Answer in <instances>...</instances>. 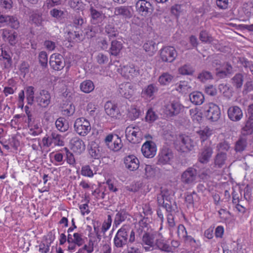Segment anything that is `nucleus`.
Returning <instances> with one entry per match:
<instances>
[{"label": "nucleus", "instance_id": "a19ab883", "mask_svg": "<svg viewBox=\"0 0 253 253\" xmlns=\"http://www.w3.org/2000/svg\"><path fill=\"white\" fill-rule=\"evenodd\" d=\"M56 128L61 132H65L68 128V125L65 122V120L63 118H58L55 122Z\"/></svg>", "mask_w": 253, "mask_h": 253}, {"label": "nucleus", "instance_id": "c9c22d12", "mask_svg": "<svg viewBox=\"0 0 253 253\" xmlns=\"http://www.w3.org/2000/svg\"><path fill=\"white\" fill-rule=\"evenodd\" d=\"M226 160V154L224 152H219L214 158V164L218 168H221Z\"/></svg>", "mask_w": 253, "mask_h": 253}, {"label": "nucleus", "instance_id": "864d4df0", "mask_svg": "<svg viewBox=\"0 0 253 253\" xmlns=\"http://www.w3.org/2000/svg\"><path fill=\"white\" fill-rule=\"evenodd\" d=\"M64 149L66 152L67 163L71 166H74L76 164V161L74 155L70 152L68 148L65 147Z\"/></svg>", "mask_w": 253, "mask_h": 253}, {"label": "nucleus", "instance_id": "58836bf2", "mask_svg": "<svg viewBox=\"0 0 253 253\" xmlns=\"http://www.w3.org/2000/svg\"><path fill=\"white\" fill-rule=\"evenodd\" d=\"M52 143L53 146H63L64 145V142L63 140V137L60 134L56 133H52L50 136Z\"/></svg>", "mask_w": 253, "mask_h": 253}, {"label": "nucleus", "instance_id": "69168bd1", "mask_svg": "<svg viewBox=\"0 0 253 253\" xmlns=\"http://www.w3.org/2000/svg\"><path fill=\"white\" fill-rule=\"evenodd\" d=\"M92 195L95 197L96 200L103 199L105 197V192L100 188H96L92 192Z\"/></svg>", "mask_w": 253, "mask_h": 253}, {"label": "nucleus", "instance_id": "c85d7f7f", "mask_svg": "<svg viewBox=\"0 0 253 253\" xmlns=\"http://www.w3.org/2000/svg\"><path fill=\"white\" fill-rule=\"evenodd\" d=\"M121 15L125 18H130L131 16V13L128 8L124 6L117 7L115 8L114 15L112 16L113 19L117 16Z\"/></svg>", "mask_w": 253, "mask_h": 253}, {"label": "nucleus", "instance_id": "20e7f679", "mask_svg": "<svg viewBox=\"0 0 253 253\" xmlns=\"http://www.w3.org/2000/svg\"><path fill=\"white\" fill-rule=\"evenodd\" d=\"M76 132L80 136H85L91 130V125L88 120L84 117L77 119L74 123Z\"/></svg>", "mask_w": 253, "mask_h": 253}, {"label": "nucleus", "instance_id": "9b49d317", "mask_svg": "<svg viewBox=\"0 0 253 253\" xmlns=\"http://www.w3.org/2000/svg\"><path fill=\"white\" fill-rule=\"evenodd\" d=\"M35 101L42 108H47L51 102V95L47 90L42 89L37 94Z\"/></svg>", "mask_w": 253, "mask_h": 253}, {"label": "nucleus", "instance_id": "8fccbe9b", "mask_svg": "<svg viewBox=\"0 0 253 253\" xmlns=\"http://www.w3.org/2000/svg\"><path fill=\"white\" fill-rule=\"evenodd\" d=\"M105 32L110 38L116 37L118 34V31L114 26L110 24L106 26Z\"/></svg>", "mask_w": 253, "mask_h": 253}, {"label": "nucleus", "instance_id": "338daca9", "mask_svg": "<svg viewBox=\"0 0 253 253\" xmlns=\"http://www.w3.org/2000/svg\"><path fill=\"white\" fill-rule=\"evenodd\" d=\"M89 202L88 199H86V203L85 204H81L79 206V209L80 210L81 214L83 215L88 214L90 212L88 203Z\"/></svg>", "mask_w": 253, "mask_h": 253}, {"label": "nucleus", "instance_id": "4d7b16f0", "mask_svg": "<svg viewBox=\"0 0 253 253\" xmlns=\"http://www.w3.org/2000/svg\"><path fill=\"white\" fill-rule=\"evenodd\" d=\"M112 221L111 215L110 214L108 215L107 219L103 222L101 227V231L103 233H105L110 228Z\"/></svg>", "mask_w": 253, "mask_h": 253}, {"label": "nucleus", "instance_id": "0eeeda50", "mask_svg": "<svg viewBox=\"0 0 253 253\" xmlns=\"http://www.w3.org/2000/svg\"><path fill=\"white\" fill-rule=\"evenodd\" d=\"M158 232L152 233H145L142 239V245L146 252H149L155 250Z\"/></svg>", "mask_w": 253, "mask_h": 253}, {"label": "nucleus", "instance_id": "f8f14e48", "mask_svg": "<svg viewBox=\"0 0 253 253\" xmlns=\"http://www.w3.org/2000/svg\"><path fill=\"white\" fill-rule=\"evenodd\" d=\"M176 56V51L172 46H165L161 49L160 57L164 62H172Z\"/></svg>", "mask_w": 253, "mask_h": 253}, {"label": "nucleus", "instance_id": "6ab92c4d", "mask_svg": "<svg viewBox=\"0 0 253 253\" xmlns=\"http://www.w3.org/2000/svg\"><path fill=\"white\" fill-rule=\"evenodd\" d=\"M106 113L111 118L117 119L121 116L117 105L111 101L107 102L104 106Z\"/></svg>", "mask_w": 253, "mask_h": 253}, {"label": "nucleus", "instance_id": "bf43d9fd", "mask_svg": "<svg viewBox=\"0 0 253 253\" xmlns=\"http://www.w3.org/2000/svg\"><path fill=\"white\" fill-rule=\"evenodd\" d=\"M31 20L37 26H41L42 25V14L40 13H35L31 15Z\"/></svg>", "mask_w": 253, "mask_h": 253}, {"label": "nucleus", "instance_id": "79ce46f5", "mask_svg": "<svg viewBox=\"0 0 253 253\" xmlns=\"http://www.w3.org/2000/svg\"><path fill=\"white\" fill-rule=\"evenodd\" d=\"M34 88L32 86L26 87V96L28 104L32 105L34 101Z\"/></svg>", "mask_w": 253, "mask_h": 253}, {"label": "nucleus", "instance_id": "a211bd4d", "mask_svg": "<svg viewBox=\"0 0 253 253\" xmlns=\"http://www.w3.org/2000/svg\"><path fill=\"white\" fill-rule=\"evenodd\" d=\"M125 167L130 171L137 169L139 167V161L134 155H130L125 157L124 160Z\"/></svg>", "mask_w": 253, "mask_h": 253}, {"label": "nucleus", "instance_id": "4468645a", "mask_svg": "<svg viewBox=\"0 0 253 253\" xmlns=\"http://www.w3.org/2000/svg\"><path fill=\"white\" fill-rule=\"evenodd\" d=\"M141 152L146 158L154 157L157 152V147L155 143L150 140L146 141L141 147Z\"/></svg>", "mask_w": 253, "mask_h": 253}, {"label": "nucleus", "instance_id": "f03ea898", "mask_svg": "<svg viewBox=\"0 0 253 253\" xmlns=\"http://www.w3.org/2000/svg\"><path fill=\"white\" fill-rule=\"evenodd\" d=\"M196 144L189 136L184 134L179 135L174 142L175 148L182 152L193 150Z\"/></svg>", "mask_w": 253, "mask_h": 253}, {"label": "nucleus", "instance_id": "5fc2aeb1", "mask_svg": "<svg viewBox=\"0 0 253 253\" xmlns=\"http://www.w3.org/2000/svg\"><path fill=\"white\" fill-rule=\"evenodd\" d=\"M228 116L231 121H237V108L236 106L231 107L228 109Z\"/></svg>", "mask_w": 253, "mask_h": 253}, {"label": "nucleus", "instance_id": "de8ad7c7", "mask_svg": "<svg viewBox=\"0 0 253 253\" xmlns=\"http://www.w3.org/2000/svg\"><path fill=\"white\" fill-rule=\"evenodd\" d=\"M128 115L132 120H135L140 115V110L134 106H131L128 110Z\"/></svg>", "mask_w": 253, "mask_h": 253}, {"label": "nucleus", "instance_id": "e433bc0d", "mask_svg": "<svg viewBox=\"0 0 253 253\" xmlns=\"http://www.w3.org/2000/svg\"><path fill=\"white\" fill-rule=\"evenodd\" d=\"M176 90L183 94H186L192 90L191 86L186 81L180 82L177 85Z\"/></svg>", "mask_w": 253, "mask_h": 253}, {"label": "nucleus", "instance_id": "ea45409f", "mask_svg": "<svg viewBox=\"0 0 253 253\" xmlns=\"http://www.w3.org/2000/svg\"><path fill=\"white\" fill-rule=\"evenodd\" d=\"M216 73L217 75L221 78H224L227 74H230L232 71V66L228 63H226L223 68L221 70L218 68H216V70H218Z\"/></svg>", "mask_w": 253, "mask_h": 253}, {"label": "nucleus", "instance_id": "5701e85b", "mask_svg": "<svg viewBox=\"0 0 253 253\" xmlns=\"http://www.w3.org/2000/svg\"><path fill=\"white\" fill-rule=\"evenodd\" d=\"M158 91V87L155 84H150L144 87L142 91V95L146 99H152L155 94Z\"/></svg>", "mask_w": 253, "mask_h": 253}, {"label": "nucleus", "instance_id": "3c124183", "mask_svg": "<svg viewBox=\"0 0 253 253\" xmlns=\"http://www.w3.org/2000/svg\"><path fill=\"white\" fill-rule=\"evenodd\" d=\"M5 25H8L13 29H17L19 27V23L16 17L8 16Z\"/></svg>", "mask_w": 253, "mask_h": 253}, {"label": "nucleus", "instance_id": "774afa93", "mask_svg": "<svg viewBox=\"0 0 253 253\" xmlns=\"http://www.w3.org/2000/svg\"><path fill=\"white\" fill-rule=\"evenodd\" d=\"M50 244L42 242L40 244L39 251L41 253H47L49 251Z\"/></svg>", "mask_w": 253, "mask_h": 253}, {"label": "nucleus", "instance_id": "bb28decb", "mask_svg": "<svg viewBox=\"0 0 253 253\" xmlns=\"http://www.w3.org/2000/svg\"><path fill=\"white\" fill-rule=\"evenodd\" d=\"M67 242L69 244L74 243L77 245V246L80 247L84 244V241L83 238V235L81 233H74L73 235L71 234H68Z\"/></svg>", "mask_w": 253, "mask_h": 253}, {"label": "nucleus", "instance_id": "ddd939ff", "mask_svg": "<svg viewBox=\"0 0 253 253\" xmlns=\"http://www.w3.org/2000/svg\"><path fill=\"white\" fill-rule=\"evenodd\" d=\"M51 68L55 71H61L65 66V62L62 55L59 53H53L49 61Z\"/></svg>", "mask_w": 253, "mask_h": 253}, {"label": "nucleus", "instance_id": "72a5a7b5", "mask_svg": "<svg viewBox=\"0 0 253 253\" xmlns=\"http://www.w3.org/2000/svg\"><path fill=\"white\" fill-rule=\"evenodd\" d=\"M143 48L150 55H152L157 50V44L154 41H149L144 43Z\"/></svg>", "mask_w": 253, "mask_h": 253}, {"label": "nucleus", "instance_id": "09e8293b", "mask_svg": "<svg viewBox=\"0 0 253 253\" xmlns=\"http://www.w3.org/2000/svg\"><path fill=\"white\" fill-rule=\"evenodd\" d=\"M253 133V122L247 121L245 126L242 129V133L245 135L251 134Z\"/></svg>", "mask_w": 253, "mask_h": 253}, {"label": "nucleus", "instance_id": "7c9ffc66", "mask_svg": "<svg viewBox=\"0 0 253 253\" xmlns=\"http://www.w3.org/2000/svg\"><path fill=\"white\" fill-rule=\"evenodd\" d=\"M173 76L168 73H164L158 79V82L162 85H169L172 81Z\"/></svg>", "mask_w": 253, "mask_h": 253}, {"label": "nucleus", "instance_id": "37998d69", "mask_svg": "<svg viewBox=\"0 0 253 253\" xmlns=\"http://www.w3.org/2000/svg\"><path fill=\"white\" fill-rule=\"evenodd\" d=\"M82 34L78 32H69L66 35V38L71 42H78L81 41Z\"/></svg>", "mask_w": 253, "mask_h": 253}, {"label": "nucleus", "instance_id": "9d476101", "mask_svg": "<svg viewBox=\"0 0 253 253\" xmlns=\"http://www.w3.org/2000/svg\"><path fill=\"white\" fill-rule=\"evenodd\" d=\"M119 72L122 76L129 80L138 76L140 74L139 68L132 64L121 67L119 69Z\"/></svg>", "mask_w": 253, "mask_h": 253}, {"label": "nucleus", "instance_id": "e2e57ef3", "mask_svg": "<svg viewBox=\"0 0 253 253\" xmlns=\"http://www.w3.org/2000/svg\"><path fill=\"white\" fill-rule=\"evenodd\" d=\"M13 1L12 0H0V6L1 8L8 11L12 7Z\"/></svg>", "mask_w": 253, "mask_h": 253}, {"label": "nucleus", "instance_id": "6e6552de", "mask_svg": "<svg viewBox=\"0 0 253 253\" xmlns=\"http://www.w3.org/2000/svg\"><path fill=\"white\" fill-rule=\"evenodd\" d=\"M197 172L195 169L190 167L183 172L181 181L185 185H192L197 182Z\"/></svg>", "mask_w": 253, "mask_h": 253}, {"label": "nucleus", "instance_id": "f704fd0d", "mask_svg": "<svg viewBox=\"0 0 253 253\" xmlns=\"http://www.w3.org/2000/svg\"><path fill=\"white\" fill-rule=\"evenodd\" d=\"M89 153L93 158L95 159H99L101 156V152L98 145L95 143H92L89 149Z\"/></svg>", "mask_w": 253, "mask_h": 253}, {"label": "nucleus", "instance_id": "13d9d810", "mask_svg": "<svg viewBox=\"0 0 253 253\" xmlns=\"http://www.w3.org/2000/svg\"><path fill=\"white\" fill-rule=\"evenodd\" d=\"M157 115L152 110V109H149L145 116L146 121L149 123H152L154 122L157 119Z\"/></svg>", "mask_w": 253, "mask_h": 253}, {"label": "nucleus", "instance_id": "49530a36", "mask_svg": "<svg viewBox=\"0 0 253 253\" xmlns=\"http://www.w3.org/2000/svg\"><path fill=\"white\" fill-rule=\"evenodd\" d=\"M28 133L33 136H37L40 134L42 132V128L38 124L34 125H29Z\"/></svg>", "mask_w": 253, "mask_h": 253}, {"label": "nucleus", "instance_id": "4be33fe9", "mask_svg": "<svg viewBox=\"0 0 253 253\" xmlns=\"http://www.w3.org/2000/svg\"><path fill=\"white\" fill-rule=\"evenodd\" d=\"M91 23L94 24L101 23L105 18V15L92 5L89 8Z\"/></svg>", "mask_w": 253, "mask_h": 253}, {"label": "nucleus", "instance_id": "6e6d98bb", "mask_svg": "<svg viewBox=\"0 0 253 253\" xmlns=\"http://www.w3.org/2000/svg\"><path fill=\"white\" fill-rule=\"evenodd\" d=\"M198 78L201 82H205L211 79L212 76L210 72L204 71L199 74Z\"/></svg>", "mask_w": 253, "mask_h": 253}, {"label": "nucleus", "instance_id": "680f3d73", "mask_svg": "<svg viewBox=\"0 0 253 253\" xmlns=\"http://www.w3.org/2000/svg\"><path fill=\"white\" fill-rule=\"evenodd\" d=\"M70 6L75 10H81L84 8L83 3L81 0H71L70 2Z\"/></svg>", "mask_w": 253, "mask_h": 253}, {"label": "nucleus", "instance_id": "aec40b11", "mask_svg": "<svg viewBox=\"0 0 253 253\" xmlns=\"http://www.w3.org/2000/svg\"><path fill=\"white\" fill-rule=\"evenodd\" d=\"M71 150L76 153L81 154L84 151L85 145L84 142L78 137H74L70 141Z\"/></svg>", "mask_w": 253, "mask_h": 253}, {"label": "nucleus", "instance_id": "a18cd8bd", "mask_svg": "<svg viewBox=\"0 0 253 253\" xmlns=\"http://www.w3.org/2000/svg\"><path fill=\"white\" fill-rule=\"evenodd\" d=\"M126 218V214L124 211H119L115 215L113 228L114 226L117 227Z\"/></svg>", "mask_w": 253, "mask_h": 253}, {"label": "nucleus", "instance_id": "7ed1b4c3", "mask_svg": "<svg viewBox=\"0 0 253 253\" xmlns=\"http://www.w3.org/2000/svg\"><path fill=\"white\" fill-rule=\"evenodd\" d=\"M125 132L127 139L134 144L140 142L143 138V132L140 127L133 125L127 126Z\"/></svg>", "mask_w": 253, "mask_h": 253}, {"label": "nucleus", "instance_id": "39448f33", "mask_svg": "<svg viewBox=\"0 0 253 253\" xmlns=\"http://www.w3.org/2000/svg\"><path fill=\"white\" fill-rule=\"evenodd\" d=\"M204 114L208 120L216 122L220 118V110L217 105L210 103L204 106Z\"/></svg>", "mask_w": 253, "mask_h": 253}, {"label": "nucleus", "instance_id": "473e14b6", "mask_svg": "<svg viewBox=\"0 0 253 253\" xmlns=\"http://www.w3.org/2000/svg\"><path fill=\"white\" fill-rule=\"evenodd\" d=\"M123 47L122 43L120 42L113 41L111 43V46L110 49V54L112 55H118Z\"/></svg>", "mask_w": 253, "mask_h": 253}, {"label": "nucleus", "instance_id": "393cba45", "mask_svg": "<svg viewBox=\"0 0 253 253\" xmlns=\"http://www.w3.org/2000/svg\"><path fill=\"white\" fill-rule=\"evenodd\" d=\"M17 33L14 31H9L8 29H3L2 32V38L5 41H8L11 45H15L17 42Z\"/></svg>", "mask_w": 253, "mask_h": 253}, {"label": "nucleus", "instance_id": "b1692460", "mask_svg": "<svg viewBox=\"0 0 253 253\" xmlns=\"http://www.w3.org/2000/svg\"><path fill=\"white\" fill-rule=\"evenodd\" d=\"M213 153L212 149L210 146L205 147L199 154L198 159L200 162L204 164L209 162Z\"/></svg>", "mask_w": 253, "mask_h": 253}, {"label": "nucleus", "instance_id": "cd10ccee", "mask_svg": "<svg viewBox=\"0 0 253 253\" xmlns=\"http://www.w3.org/2000/svg\"><path fill=\"white\" fill-rule=\"evenodd\" d=\"M190 101L196 105H200L203 103L205 97L203 94L200 91H194L189 95Z\"/></svg>", "mask_w": 253, "mask_h": 253}, {"label": "nucleus", "instance_id": "2eb2a0df", "mask_svg": "<svg viewBox=\"0 0 253 253\" xmlns=\"http://www.w3.org/2000/svg\"><path fill=\"white\" fill-rule=\"evenodd\" d=\"M172 158L173 154L171 150L168 148H163L158 156L157 164L160 165L169 164Z\"/></svg>", "mask_w": 253, "mask_h": 253}, {"label": "nucleus", "instance_id": "dca6fc26", "mask_svg": "<svg viewBox=\"0 0 253 253\" xmlns=\"http://www.w3.org/2000/svg\"><path fill=\"white\" fill-rule=\"evenodd\" d=\"M135 7L137 12L142 16H146L151 12L152 5L147 0H138L136 3Z\"/></svg>", "mask_w": 253, "mask_h": 253}, {"label": "nucleus", "instance_id": "f257e3e1", "mask_svg": "<svg viewBox=\"0 0 253 253\" xmlns=\"http://www.w3.org/2000/svg\"><path fill=\"white\" fill-rule=\"evenodd\" d=\"M135 232L128 225H124L117 232L114 239V246L120 249L125 247L128 242L132 243L135 241Z\"/></svg>", "mask_w": 253, "mask_h": 253}, {"label": "nucleus", "instance_id": "4c0bfd02", "mask_svg": "<svg viewBox=\"0 0 253 253\" xmlns=\"http://www.w3.org/2000/svg\"><path fill=\"white\" fill-rule=\"evenodd\" d=\"M156 169L154 166L146 165L144 168V176L147 179H151L155 176Z\"/></svg>", "mask_w": 253, "mask_h": 253}, {"label": "nucleus", "instance_id": "0e129e2a", "mask_svg": "<svg viewBox=\"0 0 253 253\" xmlns=\"http://www.w3.org/2000/svg\"><path fill=\"white\" fill-rule=\"evenodd\" d=\"M199 38L202 42H211L212 41V38L206 31L201 32Z\"/></svg>", "mask_w": 253, "mask_h": 253}, {"label": "nucleus", "instance_id": "1a4fd4ad", "mask_svg": "<svg viewBox=\"0 0 253 253\" xmlns=\"http://www.w3.org/2000/svg\"><path fill=\"white\" fill-rule=\"evenodd\" d=\"M183 108V106L178 100H173L168 102L165 106L164 112L169 116L178 115Z\"/></svg>", "mask_w": 253, "mask_h": 253}, {"label": "nucleus", "instance_id": "052dcab7", "mask_svg": "<svg viewBox=\"0 0 253 253\" xmlns=\"http://www.w3.org/2000/svg\"><path fill=\"white\" fill-rule=\"evenodd\" d=\"M177 235L180 239H185L187 237V233L185 227L182 224H179L177 227Z\"/></svg>", "mask_w": 253, "mask_h": 253}, {"label": "nucleus", "instance_id": "c03bdc74", "mask_svg": "<svg viewBox=\"0 0 253 253\" xmlns=\"http://www.w3.org/2000/svg\"><path fill=\"white\" fill-rule=\"evenodd\" d=\"M89 165H84L82 167L81 174L82 175L89 178L93 177L94 174Z\"/></svg>", "mask_w": 253, "mask_h": 253}, {"label": "nucleus", "instance_id": "603ef678", "mask_svg": "<svg viewBox=\"0 0 253 253\" xmlns=\"http://www.w3.org/2000/svg\"><path fill=\"white\" fill-rule=\"evenodd\" d=\"M39 60L41 66L46 67L47 65L48 56L46 52L41 51L39 54Z\"/></svg>", "mask_w": 253, "mask_h": 253}, {"label": "nucleus", "instance_id": "a878e982", "mask_svg": "<svg viewBox=\"0 0 253 253\" xmlns=\"http://www.w3.org/2000/svg\"><path fill=\"white\" fill-rule=\"evenodd\" d=\"M202 143L209 139L214 133V130L208 126L201 128L197 131Z\"/></svg>", "mask_w": 253, "mask_h": 253}, {"label": "nucleus", "instance_id": "423d86ee", "mask_svg": "<svg viewBox=\"0 0 253 253\" xmlns=\"http://www.w3.org/2000/svg\"><path fill=\"white\" fill-rule=\"evenodd\" d=\"M104 142L108 148L113 151H118L123 147L122 140L117 134H108L106 136Z\"/></svg>", "mask_w": 253, "mask_h": 253}, {"label": "nucleus", "instance_id": "f3484780", "mask_svg": "<svg viewBox=\"0 0 253 253\" xmlns=\"http://www.w3.org/2000/svg\"><path fill=\"white\" fill-rule=\"evenodd\" d=\"M156 240L155 250L158 249L167 252L172 251V247H170L169 242L165 239L161 233L158 232Z\"/></svg>", "mask_w": 253, "mask_h": 253}, {"label": "nucleus", "instance_id": "412c9836", "mask_svg": "<svg viewBox=\"0 0 253 253\" xmlns=\"http://www.w3.org/2000/svg\"><path fill=\"white\" fill-rule=\"evenodd\" d=\"M119 91L122 96L129 99L134 93L133 85L128 82L122 84L119 86Z\"/></svg>", "mask_w": 253, "mask_h": 253}, {"label": "nucleus", "instance_id": "2f4dec72", "mask_svg": "<svg viewBox=\"0 0 253 253\" xmlns=\"http://www.w3.org/2000/svg\"><path fill=\"white\" fill-rule=\"evenodd\" d=\"M194 68L189 64H186L178 68V73L182 75H192Z\"/></svg>", "mask_w": 253, "mask_h": 253}, {"label": "nucleus", "instance_id": "c756f323", "mask_svg": "<svg viewBox=\"0 0 253 253\" xmlns=\"http://www.w3.org/2000/svg\"><path fill=\"white\" fill-rule=\"evenodd\" d=\"M95 86L90 80H86L82 82L80 85L81 90L85 93H89L92 92L94 89Z\"/></svg>", "mask_w": 253, "mask_h": 253}]
</instances>
